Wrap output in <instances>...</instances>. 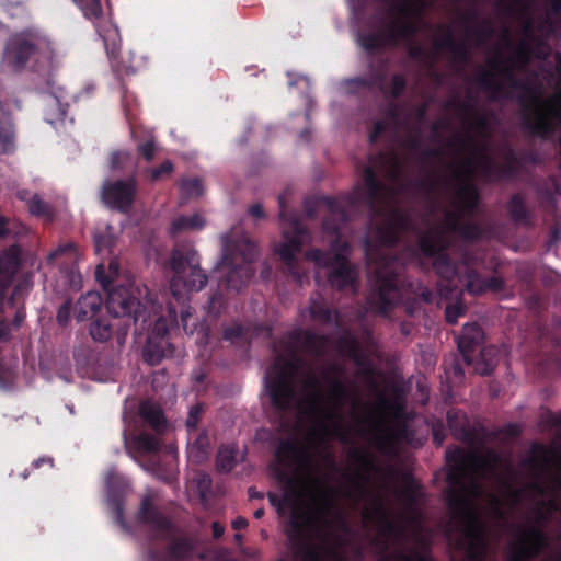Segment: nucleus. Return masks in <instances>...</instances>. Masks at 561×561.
Wrapping results in <instances>:
<instances>
[{
    "label": "nucleus",
    "mask_w": 561,
    "mask_h": 561,
    "mask_svg": "<svg viewBox=\"0 0 561 561\" xmlns=\"http://www.w3.org/2000/svg\"><path fill=\"white\" fill-rule=\"evenodd\" d=\"M365 192L355 191L346 202L333 197H322L320 203L329 215L323 219L322 228L329 234L339 236L342 227L350 220V210L357 209L362 203L370 211L369 230L363 238V249L369 265H374L368 278L366 304L370 312L389 316L400 300L402 266L396 256L389 255L383 248L397 245L411 226L412 220L405 211L393 208L382 225H374V218L381 214L380 204L392 194L390 188L378 179L373 167H366L363 173Z\"/></svg>",
    "instance_id": "1"
},
{
    "label": "nucleus",
    "mask_w": 561,
    "mask_h": 561,
    "mask_svg": "<svg viewBox=\"0 0 561 561\" xmlns=\"http://www.w3.org/2000/svg\"><path fill=\"white\" fill-rule=\"evenodd\" d=\"M446 459L449 466L446 477L449 486L445 492V500L453 517L462 525V538L458 546L465 551V561H485L489 549L488 531L480 516L470 507L466 479L469 465L476 463L494 472L504 465L503 458L494 449L474 455L456 448L447 453Z\"/></svg>",
    "instance_id": "2"
},
{
    "label": "nucleus",
    "mask_w": 561,
    "mask_h": 561,
    "mask_svg": "<svg viewBox=\"0 0 561 561\" xmlns=\"http://www.w3.org/2000/svg\"><path fill=\"white\" fill-rule=\"evenodd\" d=\"M274 457L275 463L272 465V471L277 482L283 485L284 492L282 497L274 492H268V502L280 517L286 515L287 508H291L286 530L288 538L297 545L309 542L307 534L309 519L298 508L301 481L293 473V469L298 468L307 474L312 484L320 485V480L312 472L309 449L295 439L284 438L276 446Z\"/></svg>",
    "instance_id": "3"
},
{
    "label": "nucleus",
    "mask_w": 561,
    "mask_h": 561,
    "mask_svg": "<svg viewBox=\"0 0 561 561\" xmlns=\"http://www.w3.org/2000/svg\"><path fill=\"white\" fill-rule=\"evenodd\" d=\"M491 67L507 82L510 90L520 91L517 102L527 110L522 116L523 127L533 136L550 139L561 126V93L542 98L537 88L516 78L513 66L501 67V61L494 59Z\"/></svg>",
    "instance_id": "4"
},
{
    "label": "nucleus",
    "mask_w": 561,
    "mask_h": 561,
    "mask_svg": "<svg viewBox=\"0 0 561 561\" xmlns=\"http://www.w3.org/2000/svg\"><path fill=\"white\" fill-rule=\"evenodd\" d=\"M137 520L149 527L151 541H165L162 549L152 548L148 551L149 561H188L193 558L195 539L180 530L153 503L150 495L142 497Z\"/></svg>",
    "instance_id": "5"
},
{
    "label": "nucleus",
    "mask_w": 561,
    "mask_h": 561,
    "mask_svg": "<svg viewBox=\"0 0 561 561\" xmlns=\"http://www.w3.org/2000/svg\"><path fill=\"white\" fill-rule=\"evenodd\" d=\"M170 267L173 277L170 282V290L175 301L181 306V325L186 334H193L197 324L190 323L193 316L192 307L186 305V293L202 290L208 282L207 275L199 266L197 251L190 244H178L170 255Z\"/></svg>",
    "instance_id": "6"
},
{
    "label": "nucleus",
    "mask_w": 561,
    "mask_h": 561,
    "mask_svg": "<svg viewBox=\"0 0 561 561\" xmlns=\"http://www.w3.org/2000/svg\"><path fill=\"white\" fill-rule=\"evenodd\" d=\"M522 466L528 468L531 473V480L523 488L515 486L517 472L510 462H505L506 476L501 479L504 489L514 502H518L526 492L542 497L552 492V489L543 481V477L550 468V450L546 445L533 443L530 454L522 461Z\"/></svg>",
    "instance_id": "7"
},
{
    "label": "nucleus",
    "mask_w": 561,
    "mask_h": 561,
    "mask_svg": "<svg viewBox=\"0 0 561 561\" xmlns=\"http://www.w3.org/2000/svg\"><path fill=\"white\" fill-rule=\"evenodd\" d=\"M449 147L459 149L472 148L478 158L480 173L489 182H500L503 180H515L523 165V161L535 162L536 157L533 153L518 154L510 145L505 146L503 164H496L488 152L485 144L477 146L471 136L458 137L448 142Z\"/></svg>",
    "instance_id": "8"
},
{
    "label": "nucleus",
    "mask_w": 561,
    "mask_h": 561,
    "mask_svg": "<svg viewBox=\"0 0 561 561\" xmlns=\"http://www.w3.org/2000/svg\"><path fill=\"white\" fill-rule=\"evenodd\" d=\"M278 205L284 242L275 248V252L283 261L285 272L295 280L301 282L304 273L297 255L302 251L304 243L309 238V231L302 225L299 215L288 210L286 194L278 196Z\"/></svg>",
    "instance_id": "9"
},
{
    "label": "nucleus",
    "mask_w": 561,
    "mask_h": 561,
    "mask_svg": "<svg viewBox=\"0 0 561 561\" xmlns=\"http://www.w3.org/2000/svg\"><path fill=\"white\" fill-rule=\"evenodd\" d=\"M305 256L318 267L329 268L328 282L331 288L336 291L357 293L359 283L356 267L342 251L332 252L313 248L309 249Z\"/></svg>",
    "instance_id": "10"
},
{
    "label": "nucleus",
    "mask_w": 561,
    "mask_h": 561,
    "mask_svg": "<svg viewBox=\"0 0 561 561\" xmlns=\"http://www.w3.org/2000/svg\"><path fill=\"white\" fill-rule=\"evenodd\" d=\"M178 310L169 302L168 316H160L148 335L144 347V360L149 365H158L160 362L173 354L174 347L170 342V329L178 325Z\"/></svg>",
    "instance_id": "11"
},
{
    "label": "nucleus",
    "mask_w": 561,
    "mask_h": 561,
    "mask_svg": "<svg viewBox=\"0 0 561 561\" xmlns=\"http://www.w3.org/2000/svg\"><path fill=\"white\" fill-rule=\"evenodd\" d=\"M295 365L290 362H276L265 377V387L272 405L279 412L291 410L297 402V392L290 371Z\"/></svg>",
    "instance_id": "12"
},
{
    "label": "nucleus",
    "mask_w": 561,
    "mask_h": 561,
    "mask_svg": "<svg viewBox=\"0 0 561 561\" xmlns=\"http://www.w3.org/2000/svg\"><path fill=\"white\" fill-rule=\"evenodd\" d=\"M96 279L107 290L105 307L107 311L115 318H127L128 322L137 323L138 321L147 322L144 316V306L140 300L133 296L126 288H117L110 290L111 278L104 274V268L99 265L95 271Z\"/></svg>",
    "instance_id": "13"
},
{
    "label": "nucleus",
    "mask_w": 561,
    "mask_h": 561,
    "mask_svg": "<svg viewBox=\"0 0 561 561\" xmlns=\"http://www.w3.org/2000/svg\"><path fill=\"white\" fill-rule=\"evenodd\" d=\"M448 243L438 232H430L420 236L417 250L432 260L435 272L443 278L451 279L457 275V267L447 252Z\"/></svg>",
    "instance_id": "14"
},
{
    "label": "nucleus",
    "mask_w": 561,
    "mask_h": 561,
    "mask_svg": "<svg viewBox=\"0 0 561 561\" xmlns=\"http://www.w3.org/2000/svg\"><path fill=\"white\" fill-rule=\"evenodd\" d=\"M41 45L38 37L32 32L13 34L5 46L4 59L9 67L15 71L26 68L30 62L38 60Z\"/></svg>",
    "instance_id": "15"
},
{
    "label": "nucleus",
    "mask_w": 561,
    "mask_h": 561,
    "mask_svg": "<svg viewBox=\"0 0 561 561\" xmlns=\"http://www.w3.org/2000/svg\"><path fill=\"white\" fill-rule=\"evenodd\" d=\"M137 190L138 184L135 176L106 181L102 186L101 199L108 208L126 214L134 205Z\"/></svg>",
    "instance_id": "16"
},
{
    "label": "nucleus",
    "mask_w": 561,
    "mask_h": 561,
    "mask_svg": "<svg viewBox=\"0 0 561 561\" xmlns=\"http://www.w3.org/2000/svg\"><path fill=\"white\" fill-rule=\"evenodd\" d=\"M518 534L519 538L510 561H529L549 546V538L539 525H530L526 529L518 528Z\"/></svg>",
    "instance_id": "17"
},
{
    "label": "nucleus",
    "mask_w": 561,
    "mask_h": 561,
    "mask_svg": "<svg viewBox=\"0 0 561 561\" xmlns=\"http://www.w3.org/2000/svg\"><path fill=\"white\" fill-rule=\"evenodd\" d=\"M484 332L477 322L466 323L461 334L457 337L458 350L463 356L466 363L471 364L478 357L485 360L486 356L496 354L493 346H482Z\"/></svg>",
    "instance_id": "18"
},
{
    "label": "nucleus",
    "mask_w": 561,
    "mask_h": 561,
    "mask_svg": "<svg viewBox=\"0 0 561 561\" xmlns=\"http://www.w3.org/2000/svg\"><path fill=\"white\" fill-rule=\"evenodd\" d=\"M47 85L48 91L42 94L43 115L48 124L56 127L64 124L67 117L70 96L64 88L56 87L50 81L47 82Z\"/></svg>",
    "instance_id": "19"
},
{
    "label": "nucleus",
    "mask_w": 561,
    "mask_h": 561,
    "mask_svg": "<svg viewBox=\"0 0 561 561\" xmlns=\"http://www.w3.org/2000/svg\"><path fill=\"white\" fill-rule=\"evenodd\" d=\"M222 251L221 259L224 262L248 264L250 266L257 256L255 243L245 233L225 237Z\"/></svg>",
    "instance_id": "20"
},
{
    "label": "nucleus",
    "mask_w": 561,
    "mask_h": 561,
    "mask_svg": "<svg viewBox=\"0 0 561 561\" xmlns=\"http://www.w3.org/2000/svg\"><path fill=\"white\" fill-rule=\"evenodd\" d=\"M343 374L344 368L335 363L328 365L323 373V378L329 385V400L337 410L342 409L352 397L350 387L342 379Z\"/></svg>",
    "instance_id": "21"
},
{
    "label": "nucleus",
    "mask_w": 561,
    "mask_h": 561,
    "mask_svg": "<svg viewBox=\"0 0 561 561\" xmlns=\"http://www.w3.org/2000/svg\"><path fill=\"white\" fill-rule=\"evenodd\" d=\"M324 342V336L302 329H296L290 331L286 335V340L284 341V343L286 344V348L294 358L297 357V350L299 346L304 347L307 352L313 355H322Z\"/></svg>",
    "instance_id": "22"
},
{
    "label": "nucleus",
    "mask_w": 561,
    "mask_h": 561,
    "mask_svg": "<svg viewBox=\"0 0 561 561\" xmlns=\"http://www.w3.org/2000/svg\"><path fill=\"white\" fill-rule=\"evenodd\" d=\"M424 14H411L408 16L396 15L387 26V42L397 44L399 41L412 42L419 32L417 24L413 21L415 18H421Z\"/></svg>",
    "instance_id": "23"
},
{
    "label": "nucleus",
    "mask_w": 561,
    "mask_h": 561,
    "mask_svg": "<svg viewBox=\"0 0 561 561\" xmlns=\"http://www.w3.org/2000/svg\"><path fill=\"white\" fill-rule=\"evenodd\" d=\"M227 267L226 276L220 280V286L227 289L240 291L253 276V268L248 264L224 262L221 259L216 268Z\"/></svg>",
    "instance_id": "24"
},
{
    "label": "nucleus",
    "mask_w": 561,
    "mask_h": 561,
    "mask_svg": "<svg viewBox=\"0 0 561 561\" xmlns=\"http://www.w3.org/2000/svg\"><path fill=\"white\" fill-rule=\"evenodd\" d=\"M449 231L457 233L463 241L473 243L480 241L485 236V229L473 221H461L460 215L448 213L445 219Z\"/></svg>",
    "instance_id": "25"
},
{
    "label": "nucleus",
    "mask_w": 561,
    "mask_h": 561,
    "mask_svg": "<svg viewBox=\"0 0 561 561\" xmlns=\"http://www.w3.org/2000/svg\"><path fill=\"white\" fill-rule=\"evenodd\" d=\"M364 519L375 520L381 535L400 539L404 536V527L391 518L389 511L381 502L374 510L365 511Z\"/></svg>",
    "instance_id": "26"
},
{
    "label": "nucleus",
    "mask_w": 561,
    "mask_h": 561,
    "mask_svg": "<svg viewBox=\"0 0 561 561\" xmlns=\"http://www.w3.org/2000/svg\"><path fill=\"white\" fill-rule=\"evenodd\" d=\"M21 249L16 244L10 245L0 254V287L8 288L20 267Z\"/></svg>",
    "instance_id": "27"
},
{
    "label": "nucleus",
    "mask_w": 561,
    "mask_h": 561,
    "mask_svg": "<svg viewBox=\"0 0 561 561\" xmlns=\"http://www.w3.org/2000/svg\"><path fill=\"white\" fill-rule=\"evenodd\" d=\"M103 42L105 46V50L107 57L111 62L112 70L118 78L123 76H130L136 72V68L134 66H122L119 61V53H121V38L117 30H113L107 32L106 35L103 36Z\"/></svg>",
    "instance_id": "28"
},
{
    "label": "nucleus",
    "mask_w": 561,
    "mask_h": 561,
    "mask_svg": "<svg viewBox=\"0 0 561 561\" xmlns=\"http://www.w3.org/2000/svg\"><path fill=\"white\" fill-rule=\"evenodd\" d=\"M439 50H447L451 56V61L459 65H466L470 59V50L463 41H456L449 28L445 30L443 38L435 42Z\"/></svg>",
    "instance_id": "29"
},
{
    "label": "nucleus",
    "mask_w": 561,
    "mask_h": 561,
    "mask_svg": "<svg viewBox=\"0 0 561 561\" xmlns=\"http://www.w3.org/2000/svg\"><path fill=\"white\" fill-rule=\"evenodd\" d=\"M447 424L454 437L465 443H472L476 437V431L470 426L465 413L459 410H449L447 412Z\"/></svg>",
    "instance_id": "30"
},
{
    "label": "nucleus",
    "mask_w": 561,
    "mask_h": 561,
    "mask_svg": "<svg viewBox=\"0 0 561 561\" xmlns=\"http://www.w3.org/2000/svg\"><path fill=\"white\" fill-rule=\"evenodd\" d=\"M139 415L144 423L153 430L157 435H161L167 431V420L158 404L151 401H142L139 405Z\"/></svg>",
    "instance_id": "31"
},
{
    "label": "nucleus",
    "mask_w": 561,
    "mask_h": 561,
    "mask_svg": "<svg viewBox=\"0 0 561 561\" xmlns=\"http://www.w3.org/2000/svg\"><path fill=\"white\" fill-rule=\"evenodd\" d=\"M103 299L100 293L89 291L81 296L76 305L78 321L93 320L102 308Z\"/></svg>",
    "instance_id": "32"
},
{
    "label": "nucleus",
    "mask_w": 561,
    "mask_h": 561,
    "mask_svg": "<svg viewBox=\"0 0 561 561\" xmlns=\"http://www.w3.org/2000/svg\"><path fill=\"white\" fill-rule=\"evenodd\" d=\"M476 81L483 91L490 93L492 101L513 98L511 91L505 88L504 82L495 80V73L493 71L481 72Z\"/></svg>",
    "instance_id": "33"
},
{
    "label": "nucleus",
    "mask_w": 561,
    "mask_h": 561,
    "mask_svg": "<svg viewBox=\"0 0 561 561\" xmlns=\"http://www.w3.org/2000/svg\"><path fill=\"white\" fill-rule=\"evenodd\" d=\"M161 449V442L158 435H152L147 432H140L135 435L129 442L126 443V450L139 454L158 453Z\"/></svg>",
    "instance_id": "34"
},
{
    "label": "nucleus",
    "mask_w": 561,
    "mask_h": 561,
    "mask_svg": "<svg viewBox=\"0 0 561 561\" xmlns=\"http://www.w3.org/2000/svg\"><path fill=\"white\" fill-rule=\"evenodd\" d=\"M0 115L3 116V121L0 122V154L12 153L15 148V133L11 116L2 102H0Z\"/></svg>",
    "instance_id": "35"
},
{
    "label": "nucleus",
    "mask_w": 561,
    "mask_h": 561,
    "mask_svg": "<svg viewBox=\"0 0 561 561\" xmlns=\"http://www.w3.org/2000/svg\"><path fill=\"white\" fill-rule=\"evenodd\" d=\"M506 209L514 222L524 226L531 224V210L528 208L526 199L520 193H515L510 197Z\"/></svg>",
    "instance_id": "36"
},
{
    "label": "nucleus",
    "mask_w": 561,
    "mask_h": 561,
    "mask_svg": "<svg viewBox=\"0 0 561 561\" xmlns=\"http://www.w3.org/2000/svg\"><path fill=\"white\" fill-rule=\"evenodd\" d=\"M388 72H389V60L387 58H378L371 60L368 64V75L377 89L381 93L388 91Z\"/></svg>",
    "instance_id": "37"
},
{
    "label": "nucleus",
    "mask_w": 561,
    "mask_h": 561,
    "mask_svg": "<svg viewBox=\"0 0 561 561\" xmlns=\"http://www.w3.org/2000/svg\"><path fill=\"white\" fill-rule=\"evenodd\" d=\"M457 197L461 204L465 214H474L480 202V194L474 184L465 183L463 185H461L457 191Z\"/></svg>",
    "instance_id": "38"
},
{
    "label": "nucleus",
    "mask_w": 561,
    "mask_h": 561,
    "mask_svg": "<svg viewBox=\"0 0 561 561\" xmlns=\"http://www.w3.org/2000/svg\"><path fill=\"white\" fill-rule=\"evenodd\" d=\"M205 226L204 218L194 214L191 216H180L172 221L171 233L178 234L184 230H199Z\"/></svg>",
    "instance_id": "39"
},
{
    "label": "nucleus",
    "mask_w": 561,
    "mask_h": 561,
    "mask_svg": "<svg viewBox=\"0 0 561 561\" xmlns=\"http://www.w3.org/2000/svg\"><path fill=\"white\" fill-rule=\"evenodd\" d=\"M27 208L32 216L41 217L47 221H51L55 217L53 206L43 201L37 194L27 201Z\"/></svg>",
    "instance_id": "40"
},
{
    "label": "nucleus",
    "mask_w": 561,
    "mask_h": 561,
    "mask_svg": "<svg viewBox=\"0 0 561 561\" xmlns=\"http://www.w3.org/2000/svg\"><path fill=\"white\" fill-rule=\"evenodd\" d=\"M237 450L233 446L219 447L216 456V468L219 472L228 473L236 467Z\"/></svg>",
    "instance_id": "41"
},
{
    "label": "nucleus",
    "mask_w": 561,
    "mask_h": 561,
    "mask_svg": "<svg viewBox=\"0 0 561 561\" xmlns=\"http://www.w3.org/2000/svg\"><path fill=\"white\" fill-rule=\"evenodd\" d=\"M387 32L377 33H358L357 34V43L363 47L367 53H374L377 49L381 48L387 42Z\"/></svg>",
    "instance_id": "42"
},
{
    "label": "nucleus",
    "mask_w": 561,
    "mask_h": 561,
    "mask_svg": "<svg viewBox=\"0 0 561 561\" xmlns=\"http://www.w3.org/2000/svg\"><path fill=\"white\" fill-rule=\"evenodd\" d=\"M339 346L343 351L347 352V355L354 360V363L357 366H359V367L367 366L368 367V363L364 358L360 345L356 339L342 336L339 340Z\"/></svg>",
    "instance_id": "43"
},
{
    "label": "nucleus",
    "mask_w": 561,
    "mask_h": 561,
    "mask_svg": "<svg viewBox=\"0 0 561 561\" xmlns=\"http://www.w3.org/2000/svg\"><path fill=\"white\" fill-rule=\"evenodd\" d=\"M298 546L302 551V561H328L327 558L335 556V551L331 548L322 550L310 542Z\"/></svg>",
    "instance_id": "44"
},
{
    "label": "nucleus",
    "mask_w": 561,
    "mask_h": 561,
    "mask_svg": "<svg viewBox=\"0 0 561 561\" xmlns=\"http://www.w3.org/2000/svg\"><path fill=\"white\" fill-rule=\"evenodd\" d=\"M90 335L96 342H106L112 336V325L106 318H95L90 324Z\"/></svg>",
    "instance_id": "45"
},
{
    "label": "nucleus",
    "mask_w": 561,
    "mask_h": 561,
    "mask_svg": "<svg viewBox=\"0 0 561 561\" xmlns=\"http://www.w3.org/2000/svg\"><path fill=\"white\" fill-rule=\"evenodd\" d=\"M380 561H433L428 551L411 549L409 552L397 550L391 556H383Z\"/></svg>",
    "instance_id": "46"
},
{
    "label": "nucleus",
    "mask_w": 561,
    "mask_h": 561,
    "mask_svg": "<svg viewBox=\"0 0 561 561\" xmlns=\"http://www.w3.org/2000/svg\"><path fill=\"white\" fill-rule=\"evenodd\" d=\"M174 171V164L171 160H165L158 167L146 168L144 170V175L146 179L152 183L162 181L172 175Z\"/></svg>",
    "instance_id": "47"
},
{
    "label": "nucleus",
    "mask_w": 561,
    "mask_h": 561,
    "mask_svg": "<svg viewBox=\"0 0 561 561\" xmlns=\"http://www.w3.org/2000/svg\"><path fill=\"white\" fill-rule=\"evenodd\" d=\"M72 2L90 21L100 20L103 16L101 0H72Z\"/></svg>",
    "instance_id": "48"
},
{
    "label": "nucleus",
    "mask_w": 561,
    "mask_h": 561,
    "mask_svg": "<svg viewBox=\"0 0 561 561\" xmlns=\"http://www.w3.org/2000/svg\"><path fill=\"white\" fill-rule=\"evenodd\" d=\"M310 316L313 320L329 324L332 323L334 311L323 301L312 299L309 306Z\"/></svg>",
    "instance_id": "49"
},
{
    "label": "nucleus",
    "mask_w": 561,
    "mask_h": 561,
    "mask_svg": "<svg viewBox=\"0 0 561 561\" xmlns=\"http://www.w3.org/2000/svg\"><path fill=\"white\" fill-rule=\"evenodd\" d=\"M466 288L468 293L479 296L485 293V278L477 271L468 270Z\"/></svg>",
    "instance_id": "50"
},
{
    "label": "nucleus",
    "mask_w": 561,
    "mask_h": 561,
    "mask_svg": "<svg viewBox=\"0 0 561 561\" xmlns=\"http://www.w3.org/2000/svg\"><path fill=\"white\" fill-rule=\"evenodd\" d=\"M407 78L402 73H394L391 77L390 84H388V91L382 93L383 95L390 96L396 100L399 99L407 89Z\"/></svg>",
    "instance_id": "51"
},
{
    "label": "nucleus",
    "mask_w": 561,
    "mask_h": 561,
    "mask_svg": "<svg viewBox=\"0 0 561 561\" xmlns=\"http://www.w3.org/2000/svg\"><path fill=\"white\" fill-rule=\"evenodd\" d=\"M180 190L183 196L199 197L203 194L202 181L197 178L185 179L180 183Z\"/></svg>",
    "instance_id": "52"
},
{
    "label": "nucleus",
    "mask_w": 561,
    "mask_h": 561,
    "mask_svg": "<svg viewBox=\"0 0 561 561\" xmlns=\"http://www.w3.org/2000/svg\"><path fill=\"white\" fill-rule=\"evenodd\" d=\"M248 328L241 323H234L233 325L226 327L222 332V339L231 343L243 341L248 334Z\"/></svg>",
    "instance_id": "53"
},
{
    "label": "nucleus",
    "mask_w": 561,
    "mask_h": 561,
    "mask_svg": "<svg viewBox=\"0 0 561 561\" xmlns=\"http://www.w3.org/2000/svg\"><path fill=\"white\" fill-rule=\"evenodd\" d=\"M137 154L142 158L146 162H151L157 153V142L153 138H149L137 145Z\"/></svg>",
    "instance_id": "54"
},
{
    "label": "nucleus",
    "mask_w": 561,
    "mask_h": 561,
    "mask_svg": "<svg viewBox=\"0 0 561 561\" xmlns=\"http://www.w3.org/2000/svg\"><path fill=\"white\" fill-rule=\"evenodd\" d=\"M540 206L547 211L557 209V199L554 193L548 187H537Z\"/></svg>",
    "instance_id": "55"
},
{
    "label": "nucleus",
    "mask_w": 561,
    "mask_h": 561,
    "mask_svg": "<svg viewBox=\"0 0 561 561\" xmlns=\"http://www.w3.org/2000/svg\"><path fill=\"white\" fill-rule=\"evenodd\" d=\"M450 106L458 111L465 118L472 117L477 112H479L476 103L471 98H468L465 101L455 99L450 102Z\"/></svg>",
    "instance_id": "56"
},
{
    "label": "nucleus",
    "mask_w": 561,
    "mask_h": 561,
    "mask_svg": "<svg viewBox=\"0 0 561 561\" xmlns=\"http://www.w3.org/2000/svg\"><path fill=\"white\" fill-rule=\"evenodd\" d=\"M21 225L10 220L5 216H0V239L16 237L20 233Z\"/></svg>",
    "instance_id": "57"
},
{
    "label": "nucleus",
    "mask_w": 561,
    "mask_h": 561,
    "mask_svg": "<svg viewBox=\"0 0 561 561\" xmlns=\"http://www.w3.org/2000/svg\"><path fill=\"white\" fill-rule=\"evenodd\" d=\"M351 457L356 463H358L365 470H369V471L374 470L375 462L368 453H366L364 450L355 449L352 453Z\"/></svg>",
    "instance_id": "58"
},
{
    "label": "nucleus",
    "mask_w": 561,
    "mask_h": 561,
    "mask_svg": "<svg viewBox=\"0 0 561 561\" xmlns=\"http://www.w3.org/2000/svg\"><path fill=\"white\" fill-rule=\"evenodd\" d=\"M466 307L462 304L448 305L445 309V319L449 324H456L459 317L465 316Z\"/></svg>",
    "instance_id": "59"
},
{
    "label": "nucleus",
    "mask_w": 561,
    "mask_h": 561,
    "mask_svg": "<svg viewBox=\"0 0 561 561\" xmlns=\"http://www.w3.org/2000/svg\"><path fill=\"white\" fill-rule=\"evenodd\" d=\"M471 118H472V126H473V128L479 134L489 136V119H488V116L479 111Z\"/></svg>",
    "instance_id": "60"
},
{
    "label": "nucleus",
    "mask_w": 561,
    "mask_h": 561,
    "mask_svg": "<svg viewBox=\"0 0 561 561\" xmlns=\"http://www.w3.org/2000/svg\"><path fill=\"white\" fill-rule=\"evenodd\" d=\"M346 83L353 90L375 89V85H374L369 75L363 76V77L351 78L346 81Z\"/></svg>",
    "instance_id": "61"
},
{
    "label": "nucleus",
    "mask_w": 561,
    "mask_h": 561,
    "mask_svg": "<svg viewBox=\"0 0 561 561\" xmlns=\"http://www.w3.org/2000/svg\"><path fill=\"white\" fill-rule=\"evenodd\" d=\"M473 34L481 42L483 38H488L493 34V28L490 20H483L474 30Z\"/></svg>",
    "instance_id": "62"
},
{
    "label": "nucleus",
    "mask_w": 561,
    "mask_h": 561,
    "mask_svg": "<svg viewBox=\"0 0 561 561\" xmlns=\"http://www.w3.org/2000/svg\"><path fill=\"white\" fill-rule=\"evenodd\" d=\"M71 313V300L67 299L64 304L58 308L56 319L60 325H66L70 320Z\"/></svg>",
    "instance_id": "63"
},
{
    "label": "nucleus",
    "mask_w": 561,
    "mask_h": 561,
    "mask_svg": "<svg viewBox=\"0 0 561 561\" xmlns=\"http://www.w3.org/2000/svg\"><path fill=\"white\" fill-rule=\"evenodd\" d=\"M130 154L127 151H114L111 154V168L119 170L124 168L125 162L129 159Z\"/></svg>",
    "instance_id": "64"
}]
</instances>
